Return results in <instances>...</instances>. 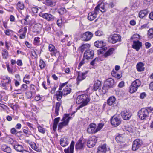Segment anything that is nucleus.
Segmentation results:
<instances>
[{
	"mask_svg": "<svg viewBox=\"0 0 153 153\" xmlns=\"http://www.w3.org/2000/svg\"><path fill=\"white\" fill-rule=\"evenodd\" d=\"M45 3L48 6H52L55 5V3L52 0H46Z\"/></svg>",
	"mask_w": 153,
	"mask_h": 153,
	"instance_id": "49530a36",
	"label": "nucleus"
},
{
	"mask_svg": "<svg viewBox=\"0 0 153 153\" xmlns=\"http://www.w3.org/2000/svg\"><path fill=\"white\" fill-rule=\"evenodd\" d=\"M38 131L44 134L45 132V128H43L40 125L38 126Z\"/></svg>",
	"mask_w": 153,
	"mask_h": 153,
	"instance_id": "09e8293b",
	"label": "nucleus"
},
{
	"mask_svg": "<svg viewBox=\"0 0 153 153\" xmlns=\"http://www.w3.org/2000/svg\"><path fill=\"white\" fill-rule=\"evenodd\" d=\"M3 80H6V81L5 82V83H6V84L7 85V84L11 82V79H10V78L9 77H5L3 79Z\"/></svg>",
	"mask_w": 153,
	"mask_h": 153,
	"instance_id": "5fc2aeb1",
	"label": "nucleus"
},
{
	"mask_svg": "<svg viewBox=\"0 0 153 153\" xmlns=\"http://www.w3.org/2000/svg\"><path fill=\"white\" fill-rule=\"evenodd\" d=\"M114 51V48H111L109 49L104 54V57L105 58L112 55Z\"/></svg>",
	"mask_w": 153,
	"mask_h": 153,
	"instance_id": "473e14b6",
	"label": "nucleus"
},
{
	"mask_svg": "<svg viewBox=\"0 0 153 153\" xmlns=\"http://www.w3.org/2000/svg\"><path fill=\"white\" fill-rule=\"evenodd\" d=\"M40 38L38 37H36L34 39V44L36 45H39L40 43Z\"/></svg>",
	"mask_w": 153,
	"mask_h": 153,
	"instance_id": "3c124183",
	"label": "nucleus"
},
{
	"mask_svg": "<svg viewBox=\"0 0 153 153\" xmlns=\"http://www.w3.org/2000/svg\"><path fill=\"white\" fill-rule=\"evenodd\" d=\"M1 149L2 151L7 153H10L11 152V148L4 144H3L1 146Z\"/></svg>",
	"mask_w": 153,
	"mask_h": 153,
	"instance_id": "bb28decb",
	"label": "nucleus"
},
{
	"mask_svg": "<svg viewBox=\"0 0 153 153\" xmlns=\"http://www.w3.org/2000/svg\"><path fill=\"white\" fill-rule=\"evenodd\" d=\"M2 82H3L1 84V86L3 87L4 88L6 89H7V85L6 84V83H5V82L3 81V82L2 81Z\"/></svg>",
	"mask_w": 153,
	"mask_h": 153,
	"instance_id": "0e129e2a",
	"label": "nucleus"
},
{
	"mask_svg": "<svg viewBox=\"0 0 153 153\" xmlns=\"http://www.w3.org/2000/svg\"><path fill=\"white\" fill-rule=\"evenodd\" d=\"M116 98L114 96L110 97L107 100V103L109 106L114 105L115 104Z\"/></svg>",
	"mask_w": 153,
	"mask_h": 153,
	"instance_id": "aec40b11",
	"label": "nucleus"
},
{
	"mask_svg": "<svg viewBox=\"0 0 153 153\" xmlns=\"http://www.w3.org/2000/svg\"><path fill=\"white\" fill-rule=\"evenodd\" d=\"M88 60L86 59V58H84V57H83V59L79 64L78 67V68L79 69L82 66L85 62H87Z\"/></svg>",
	"mask_w": 153,
	"mask_h": 153,
	"instance_id": "37998d69",
	"label": "nucleus"
},
{
	"mask_svg": "<svg viewBox=\"0 0 153 153\" xmlns=\"http://www.w3.org/2000/svg\"><path fill=\"white\" fill-rule=\"evenodd\" d=\"M17 8H19L21 10H23L24 8L23 4L22 3L20 2V1H19L17 3Z\"/></svg>",
	"mask_w": 153,
	"mask_h": 153,
	"instance_id": "de8ad7c7",
	"label": "nucleus"
},
{
	"mask_svg": "<svg viewBox=\"0 0 153 153\" xmlns=\"http://www.w3.org/2000/svg\"><path fill=\"white\" fill-rule=\"evenodd\" d=\"M148 14L147 10H144L140 11L139 13V16L140 18H142Z\"/></svg>",
	"mask_w": 153,
	"mask_h": 153,
	"instance_id": "72a5a7b5",
	"label": "nucleus"
},
{
	"mask_svg": "<svg viewBox=\"0 0 153 153\" xmlns=\"http://www.w3.org/2000/svg\"><path fill=\"white\" fill-rule=\"evenodd\" d=\"M95 46L98 48H102L105 45V44L102 41H97L94 42Z\"/></svg>",
	"mask_w": 153,
	"mask_h": 153,
	"instance_id": "393cba45",
	"label": "nucleus"
},
{
	"mask_svg": "<svg viewBox=\"0 0 153 153\" xmlns=\"http://www.w3.org/2000/svg\"><path fill=\"white\" fill-rule=\"evenodd\" d=\"M94 10L98 12V13L99 10L102 12H105V8L104 3L102 2L100 4H99L95 7Z\"/></svg>",
	"mask_w": 153,
	"mask_h": 153,
	"instance_id": "2eb2a0df",
	"label": "nucleus"
},
{
	"mask_svg": "<svg viewBox=\"0 0 153 153\" xmlns=\"http://www.w3.org/2000/svg\"><path fill=\"white\" fill-rule=\"evenodd\" d=\"M42 27V25L40 23L36 24L33 27V28L35 29L34 31L39 33Z\"/></svg>",
	"mask_w": 153,
	"mask_h": 153,
	"instance_id": "7c9ffc66",
	"label": "nucleus"
},
{
	"mask_svg": "<svg viewBox=\"0 0 153 153\" xmlns=\"http://www.w3.org/2000/svg\"><path fill=\"white\" fill-rule=\"evenodd\" d=\"M121 115L123 118L125 120H129L131 116L130 112L126 110L121 112Z\"/></svg>",
	"mask_w": 153,
	"mask_h": 153,
	"instance_id": "f8f14e48",
	"label": "nucleus"
},
{
	"mask_svg": "<svg viewBox=\"0 0 153 153\" xmlns=\"http://www.w3.org/2000/svg\"><path fill=\"white\" fill-rule=\"evenodd\" d=\"M48 48L50 51L52 52L53 53H55L56 50L54 45L52 44L49 45Z\"/></svg>",
	"mask_w": 153,
	"mask_h": 153,
	"instance_id": "a19ab883",
	"label": "nucleus"
},
{
	"mask_svg": "<svg viewBox=\"0 0 153 153\" xmlns=\"http://www.w3.org/2000/svg\"><path fill=\"white\" fill-rule=\"evenodd\" d=\"M66 12V10L65 8H61L59 10V13L62 14Z\"/></svg>",
	"mask_w": 153,
	"mask_h": 153,
	"instance_id": "6e6d98bb",
	"label": "nucleus"
},
{
	"mask_svg": "<svg viewBox=\"0 0 153 153\" xmlns=\"http://www.w3.org/2000/svg\"><path fill=\"white\" fill-rule=\"evenodd\" d=\"M62 22V19H58L57 21V23L58 26H61Z\"/></svg>",
	"mask_w": 153,
	"mask_h": 153,
	"instance_id": "69168bd1",
	"label": "nucleus"
},
{
	"mask_svg": "<svg viewBox=\"0 0 153 153\" xmlns=\"http://www.w3.org/2000/svg\"><path fill=\"white\" fill-rule=\"evenodd\" d=\"M94 53L93 50L91 49H88L85 51L83 57L87 60L91 59L93 58Z\"/></svg>",
	"mask_w": 153,
	"mask_h": 153,
	"instance_id": "0eeeda50",
	"label": "nucleus"
},
{
	"mask_svg": "<svg viewBox=\"0 0 153 153\" xmlns=\"http://www.w3.org/2000/svg\"><path fill=\"white\" fill-rule=\"evenodd\" d=\"M148 35L150 38H153V29L150 28L148 31Z\"/></svg>",
	"mask_w": 153,
	"mask_h": 153,
	"instance_id": "a18cd8bd",
	"label": "nucleus"
},
{
	"mask_svg": "<svg viewBox=\"0 0 153 153\" xmlns=\"http://www.w3.org/2000/svg\"><path fill=\"white\" fill-rule=\"evenodd\" d=\"M153 1V0H144L143 1L144 5L145 6H149Z\"/></svg>",
	"mask_w": 153,
	"mask_h": 153,
	"instance_id": "c03bdc74",
	"label": "nucleus"
},
{
	"mask_svg": "<svg viewBox=\"0 0 153 153\" xmlns=\"http://www.w3.org/2000/svg\"><path fill=\"white\" fill-rule=\"evenodd\" d=\"M111 123L114 126H118L121 123L120 119L117 116L114 115L111 120Z\"/></svg>",
	"mask_w": 153,
	"mask_h": 153,
	"instance_id": "6e6552de",
	"label": "nucleus"
},
{
	"mask_svg": "<svg viewBox=\"0 0 153 153\" xmlns=\"http://www.w3.org/2000/svg\"><path fill=\"white\" fill-rule=\"evenodd\" d=\"M90 101V99L87 95L84 94L78 96L76 100V103L78 104H81L77 108L76 110H79L87 105Z\"/></svg>",
	"mask_w": 153,
	"mask_h": 153,
	"instance_id": "f257e3e1",
	"label": "nucleus"
},
{
	"mask_svg": "<svg viewBox=\"0 0 153 153\" xmlns=\"http://www.w3.org/2000/svg\"><path fill=\"white\" fill-rule=\"evenodd\" d=\"M97 59L95 58L93 60H92L90 62V64L92 66L94 65L95 64V62L97 60Z\"/></svg>",
	"mask_w": 153,
	"mask_h": 153,
	"instance_id": "e2e57ef3",
	"label": "nucleus"
},
{
	"mask_svg": "<svg viewBox=\"0 0 153 153\" xmlns=\"http://www.w3.org/2000/svg\"><path fill=\"white\" fill-rule=\"evenodd\" d=\"M16 63L17 65L19 66H21L22 65V60H17L16 62Z\"/></svg>",
	"mask_w": 153,
	"mask_h": 153,
	"instance_id": "338daca9",
	"label": "nucleus"
},
{
	"mask_svg": "<svg viewBox=\"0 0 153 153\" xmlns=\"http://www.w3.org/2000/svg\"><path fill=\"white\" fill-rule=\"evenodd\" d=\"M133 44L132 47L133 48L135 49L136 51H138L140 47L142 46V43L139 40L136 41L134 40L133 41Z\"/></svg>",
	"mask_w": 153,
	"mask_h": 153,
	"instance_id": "ddd939ff",
	"label": "nucleus"
},
{
	"mask_svg": "<svg viewBox=\"0 0 153 153\" xmlns=\"http://www.w3.org/2000/svg\"><path fill=\"white\" fill-rule=\"evenodd\" d=\"M111 75L116 78L119 79L121 78L122 75L119 74L118 73L114 70H113L111 73Z\"/></svg>",
	"mask_w": 153,
	"mask_h": 153,
	"instance_id": "c9c22d12",
	"label": "nucleus"
},
{
	"mask_svg": "<svg viewBox=\"0 0 153 153\" xmlns=\"http://www.w3.org/2000/svg\"><path fill=\"white\" fill-rule=\"evenodd\" d=\"M38 10V9L36 7H33L32 8V11L34 13H37Z\"/></svg>",
	"mask_w": 153,
	"mask_h": 153,
	"instance_id": "052dcab7",
	"label": "nucleus"
},
{
	"mask_svg": "<svg viewBox=\"0 0 153 153\" xmlns=\"http://www.w3.org/2000/svg\"><path fill=\"white\" fill-rule=\"evenodd\" d=\"M68 138L66 137L61 138L60 140V144L62 147H65L69 144Z\"/></svg>",
	"mask_w": 153,
	"mask_h": 153,
	"instance_id": "6ab92c4d",
	"label": "nucleus"
},
{
	"mask_svg": "<svg viewBox=\"0 0 153 153\" xmlns=\"http://www.w3.org/2000/svg\"><path fill=\"white\" fill-rule=\"evenodd\" d=\"M139 39V36L138 34H134L133 36L131 37V39H132L134 40H135L136 41L138 40Z\"/></svg>",
	"mask_w": 153,
	"mask_h": 153,
	"instance_id": "603ef678",
	"label": "nucleus"
},
{
	"mask_svg": "<svg viewBox=\"0 0 153 153\" xmlns=\"http://www.w3.org/2000/svg\"><path fill=\"white\" fill-rule=\"evenodd\" d=\"M105 83L109 88H111L114 84V81L112 78H109L106 80Z\"/></svg>",
	"mask_w": 153,
	"mask_h": 153,
	"instance_id": "a878e982",
	"label": "nucleus"
},
{
	"mask_svg": "<svg viewBox=\"0 0 153 153\" xmlns=\"http://www.w3.org/2000/svg\"><path fill=\"white\" fill-rule=\"evenodd\" d=\"M104 125V123H99L98 124V126L96 128V131L97 132H98L99 131H100V129H101L103 127V126Z\"/></svg>",
	"mask_w": 153,
	"mask_h": 153,
	"instance_id": "864d4df0",
	"label": "nucleus"
},
{
	"mask_svg": "<svg viewBox=\"0 0 153 153\" xmlns=\"http://www.w3.org/2000/svg\"><path fill=\"white\" fill-rule=\"evenodd\" d=\"M124 82L122 81L120 82L118 85V87L119 88H122L124 86Z\"/></svg>",
	"mask_w": 153,
	"mask_h": 153,
	"instance_id": "bf43d9fd",
	"label": "nucleus"
},
{
	"mask_svg": "<svg viewBox=\"0 0 153 153\" xmlns=\"http://www.w3.org/2000/svg\"><path fill=\"white\" fill-rule=\"evenodd\" d=\"M98 13V12L95 10H94V12L89 13L88 15V19L90 21L94 20L96 18Z\"/></svg>",
	"mask_w": 153,
	"mask_h": 153,
	"instance_id": "a211bd4d",
	"label": "nucleus"
},
{
	"mask_svg": "<svg viewBox=\"0 0 153 153\" xmlns=\"http://www.w3.org/2000/svg\"><path fill=\"white\" fill-rule=\"evenodd\" d=\"M144 64L142 62H139L137 65L136 67L137 70L138 71H142L144 70Z\"/></svg>",
	"mask_w": 153,
	"mask_h": 153,
	"instance_id": "c756f323",
	"label": "nucleus"
},
{
	"mask_svg": "<svg viewBox=\"0 0 153 153\" xmlns=\"http://www.w3.org/2000/svg\"><path fill=\"white\" fill-rule=\"evenodd\" d=\"M60 117H58L54 119L53 126V128L54 130H55L56 129L57 124L60 120Z\"/></svg>",
	"mask_w": 153,
	"mask_h": 153,
	"instance_id": "f704fd0d",
	"label": "nucleus"
},
{
	"mask_svg": "<svg viewBox=\"0 0 153 153\" xmlns=\"http://www.w3.org/2000/svg\"><path fill=\"white\" fill-rule=\"evenodd\" d=\"M10 131L12 134H16L17 131L14 128H13L11 129Z\"/></svg>",
	"mask_w": 153,
	"mask_h": 153,
	"instance_id": "680f3d73",
	"label": "nucleus"
},
{
	"mask_svg": "<svg viewBox=\"0 0 153 153\" xmlns=\"http://www.w3.org/2000/svg\"><path fill=\"white\" fill-rule=\"evenodd\" d=\"M30 145L31 148L36 151L38 152H40V151L41 150L39 149L35 143H33L32 144H31Z\"/></svg>",
	"mask_w": 153,
	"mask_h": 153,
	"instance_id": "79ce46f5",
	"label": "nucleus"
},
{
	"mask_svg": "<svg viewBox=\"0 0 153 153\" xmlns=\"http://www.w3.org/2000/svg\"><path fill=\"white\" fill-rule=\"evenodd\" d=\"M87 72L84 73L79 72L77 78L78 84L79 82L85 79L86 78V75L87 74Z\"/></svg>",
	"mask_w": 153,
	"mask_h": 153,
	"instance_id": "f3484780",
	"label": "nucleus"
},
{
	"mask_svg": "<svg viewBox=\"0 0 153 153\" xmlns=\"http://www.w3.org/2000/svg\"><path fill=\"white\" fill-rule=\"evenodd\" d=\"M142 141L141 140L137 139L133 142L132 145V150L136 151L141 146L142 144Z\"/></svg>",
	"mask_w": 153,
	"mask_h": 153,
	"instance_id": "423d86ee",
	"label": "nucleus"
},
{
	"mask_svg": "<svg viewBox=\"0 0 153 153\" xmlns=\"http://www.w3.org/2000/svg\"><path fill=\"white\" fill-rule=\"evenodd\" d=\"M62 91H58L54 95V97L56 98L58 101H60L62 97Z\"/></svg>",
	"mask_w": 153,
	"mask_h": 153,
	"instance_id": "cd10ccee",
	"label": "nucleus"
},
{
	"mask_svg": "<svg viewBox=\"0 0 153 153\" xmlns=\"http://www.w3.org/2000/svg\"><path fill=\"white\" fill-rule=\"evenodd\" d=\"M75 143L72 141L70 145V147L67 149H65L64 151L65 153H73Z\"/></svg>",
	"mask_w": 153,
	"mask_h": 153,
	"instance_id": "dca6fc26",
	"label": "nucleus"
},
{
	"mask_svg": "<svg viewBox=\"0 0 153 153\" xmlns=\"http://www.w3.org/2000/svg\"><path fill=\"white\" fill-rule=\"evenodd\" d=\"M68 125L67 123L63 121L60 122L58 125V130H60L62 129L63 127L67 126Z\"/></svg>",
	"mask_w": 153,
	"mask_h": 153,
	"instance_id": "58836bf2",
	"label": "nucleus"
},
{
	"mask_svg": "<svg viewBox=\"0 0 153 153\" xmlns=\"http://www.w3.org/2000/svg\"><path fill=\"white\" fill-rule=\"evenodd\" d=\"M121 36L117 34H114L110 35L108 37V42L114 44L121 41Z\"/></svg>",
	"mask_w": 153,
	"mask_h": 153,
	"instance_id": "20e7f679",
	"label": "nucleus"
},
{
	"mask_svg": "<svg viewBox=\"0 0 153 153\" xmlns=\"http://www.w3.org/2000/svg\"><path fill=\"white\" fill-rule=\"evenodd\" d=\"M71 91V89L68 86H67L64 88L62 92L63 95H67L69 94Z\"/></svg>",
	"mask_w": 153,
	"mask_h": 153,
	"instance_id": "c85d7f7f",
	"label": "nucleus"
},
{
	"mask_svg": "<svg viewBox=\"0 0 153 153\" xmlns=\"http://www.w3.org/2000/svg\"><path fill=\"white\" fill-rule=\"evenodd\" d=\"M101 84V82L97 80L95 82L94 85L93 89L96 91L100 86Z\"/></svg>",
	"mask_w": 153,
	"mask_h": 153,
	"instance_id": "e433bc0d",
	"label": "nucleus"
},
{
	"mask_svg": "<svg viewBox=\"0 0 153 153\" xmlns=\"http://www.w3.org/2000/svg\"><path fill=\"white\" fill-rule=\"evenodd\" d=\"M14 149L17 151L19 152H22L23 149V147L20 145L16 144L13 146Z\"/></svg>",
	"mask_w": 153,
	"mask_h": 153,
	"instance_id": "2f4dec72",
	"label": "nucleus"
},
{
	"mask_svg": "<svg viewBox=\"0 0 153 153\" xmlns=\"http://www.w3.org/2000/svg\"><path fill=\"white\" fill-rule=\"evenodd\" d=\"M27 85L25 84H23L21 87V89H23L24 91L26 90L27 89Z\"/></svg>",
	"mask_w": 153,
	"mask_h": 153,
	"instance_id": "13d9d810",
	"label": "nucleus"
},
{
	"mask_svg": "<svg viewBox=\"0 0 153 153\" xmlns=\"http://www.w3.org/2000/svg\"><path fill=\"white\" fill-rule=\"evenodd\" d=\"M23 132L25 134L28 135L31 134V133L30 131H29L27 129H24L23 130Z\"/></svg>",
	"mask_w": 153,
	"mask_h": 153,
	"instance_id": "4d7b16f0",
	"label": "nucleus"
},
{
	"mask_svg": "<svg viewBox=\"0 0 153 153\" xmlns=\"http://www.w3.org/2000/svg\"><path fill=\"white\" fill-rule=\"evenodd\" d=\"M97 139L94 137H91L89 138L87 143V146L89 148L93 147L97 142Z\"/></svg>",
	"mask_w": 153,
	"mask_h": 153,
	"instance_id": "9b49d317",
	"label": "nucleus"
},
{
	"mask_svg": "<svg viewBox=\"0 0 153 153\" xmlns=\"http://www.w3.org/2000/svg\"><path fill=\"white\" fill-rule=\"evenodd\" d=\"M62 104L61 101L56 103L55 105V116H57L59 115L60 107Z\"/></svg>",
	"mask_w": 153,
	"mask_h": 153,
	"instance_id": "4be33fe9",
	"label": "nucleus"
},
{
	"mask_svg": "<svg viewBox=\"0 0 153 153\" xmlns=\"http://www.w3.org/2000/svg\"><path fill=\"white\" fill-rule=\"evenodd\" d=\"M147 109L151 111H153V108L151 107L142 108L138 112L137 115L140 119L141 120H145L149 117V113Z\"/></svg>",
	"mask_w": 153,
	"mask_h": 153,
	"instance_id": "f03ea898",
	"label": "nucleus"
},
{
	"mask_svg": "<svg viewBox=\"0 0 153 153\" xmlns=\"http://www.w3.org/2000/svg\"><path fill=\"white\" fill-rule=\"evenodd\" d=\"M96 126L94 123H91L90 124L88 127L87 132L90 134H93L97 132L96 129Z\"/></svg>",
	"mask_w": 153,
	"mask_h": 153,
	"instance_id": "9d476101",
	"label": "nucleus"
},
{
	"mask_svg": "<svg viewBox=\"0 0 153 153\" xmlns=\"http://www.w3.org/2000/svg\"><path fill=\"white\" fill-rule=\"evenodd\" d=\"M69 115L70 114H65L63 115L61 121L67 123V124H68L69 120L71 118V117L69 116Z\"/></svg>",
	"mask_w": 153,
	"mask_h": 153,
	"instance_id": "b1692460",
	"label": "nucleus"
},
{
	"mask_svg": "<svg viewBox=\"0 0 153 153\" xmlns=\"http://www.w3.org/2000/svg\"><path fill=\"white\" fill-rule=\"evenodd\" d=\"M2 54L3 58L4 59H7L8 55V52L6 49L2 50Z\"/></svg>",
	"mask_w": 153,
	"mask_h": 153,
	"instance_id": "ea45409f",
	"label": "nucleus"
},
{
	"mask_svg": "<svg viewBox=\"0 0 153 153\" xmlns=\"http://www.w3.org/2000/svg\"><path fill=\"white\" fill-rule=\"evenodd\" d=\"M39 66L42 70L44 69L46 66L45 62L42 59H40L39 62Z\"/></svg>",
	"mask_w": 153,
	"mask_h": 153,
	"instance_id": "4c0bfd02",
	"label": "nucleus"
},
{
	"mask_svg": "<svg viewBox=\"0 0 153 153\" xmlns=\"http://www.w3.org/2000/svg\"><path fill=\"white\" fill-rule=\"evenodd\" d=\"M93 36V33L89 31H87L81 35V38L84 41L90 40Z\"/></svg>",
	"mask_w": 153,
	"mask_h": 153,
	"instance_id": "1a4fd4ad",
	"label": "nucleus"
},
{
	"mask_svg": "<svg viewBox=\"0 0 153 153\" xmlns=\"http://www.w3.org/2000/svg\"><path fill=\"white\" fill-rule=\"evenodd\" d=\"M39 15L48 21H53L56 19L55 17L50 14L48 13L43 14L40 13H39Z\"/></svg>",
	"mask_w": 153,
	"mask_h": 153,
	"instance_id": "39448f33",
	"label": "nucleus"
},
{
	"mask_svg": "<svg viewBox=\"0 0 153 153\" xmlns=\"http://www.w3.org/2000/svg\"><path fill=\"white\" fill-rule=\"evenodd\" d=\"M95 35L97 36H100L103 35V32L101 30H98L95 33Z\"/></svg>",
	"mask_w": 153,
	"mask_h": 153,
	"instance_id": "8fccbe9b",
	"label": "nucleus"
},
{
	"mask_svg": "<svg viewBox=\"0 0 153 153\" xmlns=\"http://www.w3.org/2000/svg\"><path fill=\"white\" fill-rule=\"evenodd\" d=\"M85 143L84 140L79 139L75 145V148L76 150H79L82 149Z\"/></svg>",
	"mask_w": 153,
	"mask_h": 153,
	"instance_id": "4468645a",
	"label": "nucleus"
},
{
	"mask_svg": "<svg viewBox=\"0 0 153 153\" xmlns=\"http://www.w3.org/2000/svg\"><path fill=\"white\" fill-rule=\"evenodd\" d=\"M149 88L152 91H153V81L149 84Z\"/></svg>",
	"mask_w": 153,
	"mask_h": 153,
	"instance_id": "774afa93",
	"label": "nucleus"
},
{
	"mask_svg": "<svg viewBox=\"0 0 153 153\" xmlns=\"http://www.w3.org/2000/svg\"><path fill=\"white\" fill-rule=\"evenodd\" d=\"M107 150L105 144L99 146L98 149L97 153H105Z\"/></svg>",
	"mask_w": 153,
	"mask_h": 153,
	"instance_id": "412c9836",
	"label": "nucleus"
},
{
	"mask_svg": "<svg viewBox=\"0 0 153 153\" xmlns=\"http://www.w3.org/2000/svg\"><path fill=\"white\" fill-rule=\"evenodd\" d=\"M140 85V81L138 79H136L133 81L129 87V92L130 93H133L136 92Z\"/></svg>",
	"mask_w": 153,
	"mask_h": 153,
	"instance_id": "7ed1b4c3",
	"label": "nucleus"
},
{
	"mask_svg": "<svg viewBox=\"0 0 153 153\" xmlns=\"http://www.w3.org/2000/svg\"><path fill=\"white\" fill-rule=\"evenodd\" d=\"M115 139L116 141L118 143H123L125 140V138L124 137V135L120 134L117 136Z\"/></svg>",
	"mask_w": 153,
	"mask_h": 153,
	"instance_id": "5701e85b",
	"label": "nucleus"
}]
</instances>
